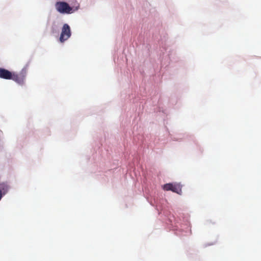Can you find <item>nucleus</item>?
I'll return each instance as SVG.
<instances>
[{"mask_svg": "<svg viewBox=\"0 0 261 261\" xmlns=\"http://www.w3.org/2000/svg\"><path fill=\"white\" fill-rule=\"evenodd\" d=\"M12 72L9 70L0 68V78L6 80H10L12 78Z\"/></svg>", "mask_w": 261, "mask_h": 261, "instance_id": "nucleus-4", "label": "nucleus"}, {"mask_svg": "<svg viewBox=\"0 0 261 261\" xmlns=\"http://www.w3.org/2000/svg\"><path fill=\"white\" fill-rule=\"evenodd\" d=\"M10 80H13L19 84H22L24 80V75L22 73L19 74L12 73V78Z\"/></svg>", "mask_w": 261, "mask_h": 261, "instance_id": "nucleus-3", "label": "nucleus"}, {"mask_svg": "<svg viewBox=\"0 0 261 261\" xmlns=\"http://www.w3.org/2000/svg\"><path fill=\"white\" fill-rule=\"evenodd\" d=\"M173 184H166L163 186V189L165 191H171Z\"/></svg>", "mask_w": 261, "mask_h": 261, "instance_id": "nucleus-6", "label": "nucleus"}, {"mask_svg": "<svg viewBox=\"0 0 261 261\" xmlns=\"http://www.w3.org/2000/svg\"><path fill=\"white\" fill-rule=\"evenodd\" d=\"M171 191L173 192L180 194L182 192L181 186L179 184H172Z\"/></svg>", "mask_w": 261, "mask_h": 261, "instance_id": "nucleus-5", "label": "nucleus"}, {"mask_svg": "<svg viewBox=\"0 0 261 261\" xmlns=\"http://www.w3.org/2000/svg\"><path fill=\"white\" fill-rule=\"evenodd\" d=\"M55 7L56 10L60 13L69 14L72 13V8L66 2H57Z\"/></svg>", "mask_w": 261, "mask_h": 261, "instance_id": "nucleus-1", "label": "nucleus"}, {"mask_svg": "<svg viewBox=\"0 0 261 261\" xmlns=\"http://www.w3.org/2000/svg\"><path fill=\"white\" fill-rule=\"evenodd\" d=\"M71 33L70 27L68 24H64L62 28L61 33L60 36V41L62 43L67 40L70 36Z\"/></svg>", "mask_w": 261, "mask_h": 261, "instance_id": "nucleus-2", "label": "nucleus"}, {"mask_svg": "<svg viewBox=\"0 0 261 261\" xmlns=\"http://www.w3.org/2000/svg\"><path fill=\"white\" fill-rule=\"evenodd\" d=\"M2 191L0 189V200L2 198Z\"/></svg>", "mask_w": 261, "mask_h": 261, "instance_id": "nucleus-7", "label": "nucleus"}]
</instances>
